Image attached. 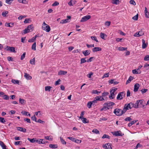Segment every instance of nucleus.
Returning a JSON list of instances; mask_svg holds the SVG:
<instances>
[{"instance_id":"obj_50","label":"nucleus","mask_w":149,"mask_h":149,"mask_svg":"<svg viewBox=\"0 0 149 149\" xmlns=\"http://www.w3.org/2000/svg\"><path fill=\"white\" fill-rule=\"evenodd\" d=\"M0 121L3 123H4L6 122V120L3 118L0 117Z\"/></svg>"},{"instance_id":"obj_36","label":"nucleus","mask_w":149,"mask_h":149,"mask_svg":"<svg viewBox=\"0 0 149 149\" xmlns=\"http://www.w3.org/2000/svg\"><path fill=\"white\" fill-rule=\"evenodd\" d=\"M12 82L14 84H19V81L15 79H12Z\"/></svg>"},{"instance_id":"obj_7","label":"nucleus","mask_w":149,"mask_h":149,"mask_svg":"<svg viewBox=\"0 0 149 149\" xmlns=\"http://www.w3.org/2000/svg\"><path fill=\"white\" fill-rule=\"evenodd\" d=\"M91 18V16L90 15H88L84 16L81 19L80 22H81L86 21Z\"/></svg>"},{"instance_id":"obj_15","label":"nucleus","mask_w":149,"mask_h":149,"mask_svg":"<svg viewBox=\"0 0 149 149\" xmlns=\"http://www.w3.org/2000/svg\"><path fill=\"white\" fill-rule=\"evenodd\" d=\"M142 47L143 49L145 48L148 45V43H145V41L143 39L142 40Z\"/></svg>"},{"instance_id":"obj_3","label":"nucleus","mask_w":149,"mask_h":149,"mask_svg":"<svg viewBox=\"0 0 149 149\" xmlns=\"http://www.w3.org/2000/svg\"><path fill=\"white\" fill-rule=\"evenodd\" d=\"M133 103H130L127 104H125L124 109L125 110V112H126L127 110L131 109L132 107H133Z\"/></svg>"},{"instance_id":"obj_30","label":"nucleus","mask_w":149,"mask_h":149,"mask_svg":"<svg viewBox=\"0 0 149 149\" xmlns=\"http://www.w3.org/2000/svg\"><path fill=\"white\" fill-rule=\"evenodd\" d=\"M36 42H34L32 45L31 47V49L32 50H36Z\"/></svg>"},{"instance_id":"obj_21","label":"nucleus","mask_w":149,"mask_h":149,"mask_svg":"<svg viewBox=\"0 0 149 149\" xmlns=\"http://www.w3.org/2000/svg\"><path fill=\"white\" fill-rule=\"evenodd\" d=\"M133 78L131 76H130V77L126 82V84H127L130 83L131 81L133 80Z\"/></svg>"},{"instance_id":"obj_55","label":"nucleus","mask_w":149,"mask_h":149,"mask_svg":"<svg viewBox=\"0 0 149 149\" xmlns=\"http://www.w3.org/2000/svg\"><path fill=\"white\" fill-rule=\"evenodd\" d=\"M102 97V96H101L100 95L97 96L95 98V99H96V100H98H98L100 101V100L101 99Z\"/></svg>"},{"instance_id":"obj_13","label":"nucleus","mask_w":149,"mask_h":149,"mask_svg":"<svg viewBox=\"0 0 149 149\" xmlns=\"http://www.w3.org/2000/svg\"><path fill=\"white\" fill-rule=\"evenodd\" d=\"M24 77L27 80H30L32 79L31 76L26 73H24Z\"/></svg>"},{"instance_id":"obj_18","label":"nucleus","mask_w":149,"mask_h":149,"mask_svg":"<svg viewBox=\"0 0 149 149\" xmlns=\"http://www.w3.org/2000/svg\"><path fill=\"white\" fill-rule=\"evenodd\" d=\"M67 73V72L63 70H60L58 72V75H65Z\"/></svg>"},{"instance_id":"obj_39","label":"nucleus","mask_w":149,"mask_h":149,"mask_svg":"<svg viewBox=\"0 0 149 149\" xmlns=\"http://www.w3.org/2000/svg\"><path fill=\"white\" fill-rule=\"evenodd\" d=\"M21 113L23 115H26L27 116H29L31 115L29 113H28V112H26L25 111H24H24L22 112Z\"/></svg>"},{"instance_id":"obj_12","label":"nucleus","mask_w":149,"mask_h":149,"mask_svg":"<svg viewBox=\"0 0 149 149\" xmlns=\"http://www.w3.org/2000/svg\"><path fill=\"white\" fill-rule=\"evenodd\" d=\"M17 130L20 132H26V129L24 128L20 127H17Z\"/></svg>"},{"instance_id":"obj_10","label":"nucleus","mask_w":149,"mask_h":149,"mask_svg":"<svg viewBox=\"0 0 149 149\" xmlns=\"http://www.w3.org/2000/svg\"><path fill=\"white\" fill-rule=\"evenodd\" d=\"M101 50L102 48L99 47H95L92 49L93 52H94L98 51H101Z\"/></svg>"},{"instance_id":"obj_5","label":"nucleus","mask_w":149,"mask_h":149,"mask_svg":"<svg viewBox=\"0 0 149 149\" xmlns=\"http://www.w3.org/2000/svg\"><path fill=\"white\" fill-rule=\"evenodd\" d=\"M115 104V103L113 102H107L105 103L104 104V105L107 107V109H109L110 107L112 106L113 105Z\"/></svg>"},{"instance_id":"obj_28","label":"nucleus","mask_w":149,"mask_h":149,"mask_svg":"<svg viewBox=\"0 0 149 149\" xmlns=\"http://www.w3.org/2000/svg\"><path fill=\"white\" fill-rule=\"evenodd\" d=\"M35 58H33L31 59L30 60V63L31 64L35 65Z\"/></svg>"},{"instance_id":"obj_63","label":"nucleus","mask_w":149,"mask_h":149,"mask_svg":"<svg viewBox=\"0 0 149 149\" xmlns=\"http://www.w3.org/2000/svg\"><path fill=\"white\" fill-rule=\"evenodd\" d=\"M86 45V46L88 48L93 47H94V44L89 45V44H87Z\"/></svg>"},{"instance_id":"obj_61","label":"nucleus","mask_w":149,"mask_h":149,"mask_svg":"<svg viewBox=\"0 0 149 149\" xmlns=\"http://www.w3.org/2000/svg\"><path fill=\"white\" fill-rule=\"evenodd\" d=\"M125 121H130L132 120V119L130 117H127V118L125 119Z\"/></svg>"},{"instance_id":"obj_54","label":"nucleus","mask_w":149,"mask_h":149,"mask_svg":"<svg viewBox=\"0 0 149 149\" xmlns=\"http://www.w3.org/2000/svg\"><path fill=\"white\" fill-rule=\"evenodd\" d=\"M109 94V93L108 92H104L102 93V96L103 97H105L108 95Z\"/></svg>"},{"instance_id":"obj_27","label":"nucleus","mask_w":149,"mask_h":149,"mask_svg":"<svg viewBox=\"0 0 149 149\" xmlns=\"http://www.w3.org/2000/svg\"><path fill=\"white\" fill-rule=\"evenodd\" d=\"M102 138L103 139H104L105 138H107L109 139H110L111 138L110 136H109V135H108L107 134H104L103 136L102 137Z\"/></svg>"},{"instance_id":"obj_11","label":"nucleus","mask_w":149,"mask_h":149,"mask_svg":"<svg viewBox=\"0 0 149 149\" xmlns=\"http://www.w3.org/2000/svg\"><path fill=\"white\" fill-rule=\"evenodd\" d=\"M91 51L89 50H86L82 52V53L84 56H88L90 53Z\"/></svg>"},{"instance_id":"obj_49","label":"nucleus","mask_w":149,"mask_h":149,"mask_svg":"<svg viewBox=\"0 0 149 149\" xmlns=\"http://www.w3.org/2000/svg\"><path fill=\"white\" fill-rule=\"evenodd\" d=\"M144 60L145 61H149V55H147L144 58Z\"/></svg>"},{"instance_id":"obj_14","label":"nucleus","mask_w":149,"mask_h":149,"mask_svg":"<svg viewBox=\"0 0 149 149\" xmlns=\"http://www.w3.org/2000/svg\"><path fill=\"white\" fill-rule=\"evenodd\" d=\"M139 86V84L137 83L135 84L134 86V91L135 92H137L138 91Z\"/></svg>"},{"instance_id":"obj_51","label":"nucleus","mask_w":149,"mask_h":149,"mask_svg":"<svg viewBox=\"0 0 149 149\" xmlns=\"http://www.w3.org/2000/svg\"><path fill=\"white\" fill-rule=\"evenodd\" d=\"M18 1L20 3H26V0H18Z\"/></svg>"},{"instance_id":"obj_38","label":"nucleus","mask_w":149,"mask_h":149,"mask_svg":"<svg viewBox=\"0 0 149 149\" xmlns=\"http://www.w3.org/2000/svg\"><path fill=\"white\" fill-rule=\"evenodd\" d=\"M52 88V87L50 86H47L45 87V91H50L51 88Z\"/></svg>"},{"instance_id":"obj_59","label":"nucleus","mask_w":149,"mask_h":149,"mask_svg":"<svg viewBox=\"0 0 149 149\" xmlns=\"http://www.w3.org/2000/svg\"><path fill=\"white\" fill-rule=\"evenodd\" d=\"M26 52H24L21 56V59L23 60L25 58L26 55Z\"/></svg>"},{"instance_id":"obj_44","label":"nucleus","mask_w":149,"mask_h":149,"mask_svg":"<svg viewBox=\"0 0 149 149\" xmlns=\"http://www.w3.org/2000/svg\"><path fill=\"white\" fill-rule=\"evenodd\" d=\"M119 0H112V3L113 4H117L119 3Z\"/></svg>"},{"instance_id":"obj_23","label":"nucleus","mask_w":149,"mask_h":149,"mask_svg":"<svg viewBox=\"0 0 149 149\" xmlns=\"http://www.w3.org/2000/svg\"><path fill=\"white\" fill-rule=\"evenodd\" d=\"M138 101L139 104L141 106L142 105L145 104L144 101L143 100H138Z\"/></svg>"},{"instance_id":"obj_58","label":"nucleus","mask_w":149,"mask_h":149,"mask_svg":"<svg viewBox=\"0 0 149 149\" xmlns=\"http://www.w3.org/2000/svg\"><path fill=\"white\" fill-rule=\"evenodd\" d=\"M91 39L92 40H95L96 42H98V41L97 40V38H96V37H95V36H91Z\"/></svg>"},{"instance_id":"obj_64","label":"nucleus","mask_w":149,"mask_h":149,"mask_svg":"<svg viewBox=\"0 0 149 149\" xmlns=\"http://www.w3.org/2000/svg\"><path fill=\"white\" fill-rule=\"evenodd\" d=\"M130 4H133V5H135L136 3L134 0H130Z\"/></svg>"},{"instance_id":"obj_16","label":"nucleus","mask_w":149,"mask_h":149,"mask_svg":"<svg viewBox=\"0 0 149 149\" xmlns=\"http://www.w3.org/2000/svg\"><path fill=\"white\" fill-rule=\"evenodd\" d=\"M109 82L111 84H113L114 85H116L118 83V82L116 81L115 79L110 80Z\"/></svg>"},{"instance_id":"obj_57","label":"nucleus","mask_w":149,"mask_h":149,"mask_svg":"<svg viewBox=\"0 0 149 149\" xmlns=\"http://www.w3.org/2000/svg\"><path fill=\"white\" fill-rule=\"evenodd\" d=\"M59 3L57 1H55L52 4V6H58V5H59Z\"/></svg>"},{"instance_id":"obj_43","label":"nucleus","mask_w":149,"mask_h":149,"mask_svg":"<svg viewBox=\"0 0 149 149\" xmlns=\"http://www.w3.org/2000/svg\"><path fill=\"white\" fill-rule=\"evenodd\" d=\"M60 140L61 142L63 144H66V142L61 137H60Z\"/></svg>"},{"instance_id":"obj_26","label":"nucleus","mask_w":149,"mask_h":149,"mask_svg":"<svg viewBox=\"0 0 149 149\" xmlns=\"http://www.w3.org/2000/svg\"><path fill=\"white\" fill-rule=\"evenodd\" d=\"M82 120V122L84 123H89V121H86L87 120L86 118H81Z\"/></svg>"},{"instance_id":"obj_34","label":"nucleus","mask_w":149,"mask_h":149,"mask_svg":"<svg viewBox=\"0 0 149 149\" xmlns=\"http://www.w3.org/2000/svg\"><path fill=\"white\" fill-rule=\"evenodd\" d=\"M92 105H94V104H93L92 102H88L87 104V106L89 108L91 107Z\"/></svg>"},{"instance_id":"obj_1","label":"nucleus","mask_w":149,"mask_h":149,"mask_svg":"<svg viewBox=\"0 0 149 149\" xmlns=\"http://www.w3.org/2000/svg\"><path fill=\"white\" fill-rule=\"evenodd\" d=\"M125 111L123 109V110L119 109H115L113 111V113L117 116H120L123 114L125 113Z\"/></svg>"},{"instance_id":"obj_62","label":"nucleus","mask_w":149,"mask_h":149,"mask_svg":"<svg viewBox=\"0 0 149 149\" xmlns=\"http://www.w3.org/2000/svg\"><path fill=\"white\" fill-rule=\"evenodd\" d=\"M45 138L46 139H47V140H50V141H52V138L51 137L50 138V136H45Z\"/></svg>"},{"instance_id":"obj_6","label":"nucleus","mask_w":149,"mask_h":149,"mask_svg":"<svg viewBox=\"0 0 149 149\" xmlns=\"http://www.w3.org/2000/svg\"><path fill=\"white\" fill-rule=\"evenodd\" d=\"M112 133L113 135L115 136H122L124 135V134H122V133L121 132V131H116L115 132H112Z\"/></svg>"},{"instance_id":"obj_33","label":"nucleus","mask_w":149,"mask_h":149,"mask_svg":"<svg viewBox=\"0 0 149 149\" xmlns=\"http://www.w3.org/2000/svg\"><path fill=\"white\" fill-rule=\"evenodd\" d=\"M86 58H81V60H80V61H81V62H80V63L81 64H83L85 62H86L87 61H86L85 59Z\"/></svg>"},{"instance_id":"obj_24","label":"nucleus","mask_w":149,"mask_h":149,"mask_svg":"<svg viewBox=\"0 0 149 149\" xmlns=\"http://www.w3.org/2000/svg\"><path fill=\"white\" fill-rule=\"evenodd\" d=\"M123 99V98L121 96V93H119L117 97V99L118 100H121Z\"/></svg>"},{"instance_id":"obj_22","label":"nucleus","mask_w":149,"mask_h":149,"mask_svg":"<svg viewBox=\"0 0 149 149\" xmlns=\"http://www.w3.org/2000/svg\"><path fill=\"white\" fill-rule=\"evenodd\" d=\"M14 25V23L12 22H10L9 23H6L5 24V26L8 27H12Z\"/></svg>"},{"instance_id":"obj_53","label":"nucleus","mask_w":149,"mask_h":149,"mask_svg":"<svg viewBox=\"0 0 149 149\" xmlns=\"http://www.w3.org/2000/svg\"><path fill=\"white\" fill-rule=\"evenodd\" d=\"M138 15L137 14L132 17V19L135 20H137L138 19Z\"/></svg>"},{"instance_id":"obj_31","label":"nucleus","mask_w":149,"mask_h":149,"mask_svg":"<svg viewBox=\"0 0 149 149\" xmlns=\"http://www.w3.org/2000/svg\"><path fill=\"white\" fill-rule=\"evenodd\" d=\"M19 101L20 103L22 104H25L26 102L25 100L21 98L19 99Z\"/></svg>"},{"instance_id":"obj_40","label":"nucleus","mask_w":149,"mask_h":149,"mask_svg":"<svg viewBox=\"0 0 149 149\" xmlns=\"http://www.w3.org/2000/svg\"><path fill=\"white\" fill-rule=\"evenodd\" d=\"M35 40V38H34L33 37L31 39H29L28 40V42H33Z\"/></svg>"},{"instance_id":"obj_56","label":"nucleus","mask_w":149,"mask_h":149,"mask_svg":"<svg viewBox=\"0 0 149 149\" xmlns=\"http://www.w3.org/2000/svg\"><path fill=\"white\" fill-rule=\"evenodd\" d=\"M106 36V35L105 33H100L101 38L103 39H104V36Z\"/></svg>"},{"instance_id":"obj_42","label":"nucleus","mask_w":149,"mask_h":149,"mask_svg":"<svg viewBox=\"0 0 149 149\" xmlns=\"http://www.w3.org/2000/svg\"><path fill=\"white\" fill-rule=\"evenodd\" d=\"M92 132L93 133H95L96 134H98L99 133V131H98L97 129H95L94 130H93Z\"/></svg>"},{"instance_id":"obj_52","label":"nucleus","mask_w":149,"mask_h":149,"mask_svg":"<svg viewBox=\"0 0 149 149\" xmlns=\"http://www.w3.org/2000/svg\"><path fill=\"white\" fill-rule=\"evenodd\" d=\"M68 19H63L61 21V23L62 24L66 23L68 22Z\"/></svg>"},{"instance_id":"obj_60","label":"nucleus","mask_w":149,"mask_h":149,"mask_svg":"<svg viewBox=\"0 0 149 149\" xmlns=\"http://www.w3.org/2000/svg\"><path fill=\"white\" fill-rule=\"evenodd\" d=\"M3 99L6 100H8L9 99V96L6 95H4L3 96Z\"/></svg>"},{"instance_id":"obj_41","label":"nucleus","mask_w":149,"mask_h":149,"mask_svg":"<svg viewBox=\"0 0 149 149\" xmlns=\"http://www.w3.org/2000/svg\"><path fill=\"white\" fill-rule=\"evenodd\" d=\"M8 11H6L5 12H3L2 13V15L4 17H5L6 16V15L8 14Z\"/></svg>"},{"instance_id":"obj_20","label":"nucleus","mask_w":149,"mask_h":149,"mask_svg":"<svg viewBox=\"0 0 149 149\" xmlns=\"http://www.w3.org/2000/svg\"><path fill=\"white\" fill-rule=\"evenodd\" d=\"M132 72L134 74H140L141 72L140 70L138 71V70H136V69H134L132 70Z\"/></svg>"},{"instance_id":"obj_2","label":"nucleus","mask_w":149,"mask_h":149,"mask_svg":"<svg viewBox=\"0 0 149 149\" xmlns=\"http://www.w3.org/2000/svg\"><path fill=\"white\" fill-rule=\"evenodd\" d=\"M42 28L43 30L47 32H49L51 29L50 26L44 22L42 24Z\"/></svg>"},{"instance_id":"obj_45","label":"nucleus","mask_w":149,"mask_h":149,"mask_svg":"<svg viewBox=\"0 0 149 149\" xmlns=\"http://www.w3.org/2000/svg\"><path fill=\"white\" fill-rule=\"evenodd\" d=\"M10 49V51L12 52H15V48L14 47H9Z\"/></svg>"},{"instance_id":"obj_29","label":"nucleus","mask_w":149,"mask_h":149,"mask_svg":"<svg viewBox=\"0 0 149 149\" xmlns=\"http://www.w3.org/2000/svg\"><path fill=\"white\" fill-rule=\"evenodd\" d=\"M118 49L119 51H124L126 50L127 49V48H125L124 47H119L118 48Z\"/></svg>"},{"instance_id":"obj_35","label":"nucleus","mask_w":149,"mask_h":149,"mask_svg":"<svg viewBox=\"0 0 149 149\" xmlns=\"http://www.w3.org/2000/svg\"><path fill=\"white\" fill-rule=\"evenodd\" d=\"M73 142L77 143H80L81 142V141L74 138Z\"/></svg>"},{"instance_id":"obj_47","label":"nucleus","mask_w":149,"mask_h":149,"mask_svg":"<svg viewBox=\"0 0 149 149\" xmlns=\"http://www.w3.org/2000/svg\"><path fill=\"white\" fill-rule=\"evenodd\" d=\"M13 1L14 0H6V2L9 4H11Z\"/></svg>"},{"instance_id":"obj_4","label":"nucleus","mask_w":149,"mask_h":149,"mask_svg":"<svg viewBox=\"0 0 149 149\" xmlns=\"http://www.w3.org/2000/svg\"><path fill=\"white\" fill-rule=\"evenodd\" d=\"M117 89V88H114V89H113L110 91V95L109 96V98L110 99H113L114 98L115 95L114 93Z\"/></svg>"},{"instance_id":"obj_19","label":"nucleus","mask_w":149,"mask_h":149,"mask_svg":"<svg viewBox=\"0 0 149 149\" xmlns=\"http://www.w3.org/2000/svg\"><path fill=\"white\" fill-rule=\"evenodd\" d=\"M49 146L50 148H56L58 147L57 144H50L49 145Z\"/></svg>"},{"instance_id":"obj_37","label":"nucleus","mask_w":149,"mask_h":149,"mask_svg":"<svg viewBox=\"0 0 149 149\" xmlns=\"http://www.w3.org/2000/svg\"><path fill=\"white\" fill-rule=\"evenodd\" d=\"M101 92V91H98L97 90H93L92 91V93L94 94H98L99 93H100Z\"/></svg>"},{"instance_id":"obj_9","label":"nucleus","mask_w":149,"mask_h":149,"mask_svg":"<svg viewBox=\"0 0 149 149\" xmlns=\"http://www.w3.org/2000/svg\"><path fill=\"white\" fill-rule=\"evenodd\" d=\"M103 147L105 149H111V143H108L103 146Z\"/></svg>"},{"instance_id":"obj_32","label":"nucleus","mask_w":149,"mask_h":149,"mask_svg":"<svg viewBox=\"0 0 149 149\" xmlns=\"http://www.w3.org/2000/svg\"><path fill=\"white\" fill-rule=\"evenodd\" d=\"M136 122V120H134L132 121L131 123H129L128 124V126L129 127L131 126L132 125L134 124V123Z\"/></svg>"},{"instance_id":"obj_48","label":"nucleus","mask_w":149,"mask_h":149,"mask_svg":"<svg viewBox=\"0 0 149 149\" xmlns=\"http://www.w3.org/2000/svg\"><path fill=\"white\" fill-rule=\"evenodd\" d=\"M24 33H22V34H25L28 33L30 32L29 30L28 29H27V28H26L24 30Z\"/></svg>"},{"instance_id":"obj_17","label":"nucleus","mask_w":149,"mask_h":149,"mask_svg":"<svg viewBox=\"0 0 149 149\" xmlns=\"http://www.w3.org/2000/svg\"><path fill=\"white\" fill-rule=\"evenodd\" d=\"M0 145L1 146L3 149H7L6 146L4 143L3 142L0 141Z\"/></svg>"},{"instance_id":"obj_25","label":"nucleus","mask_w":149,"mask_h":149,"mask_svg":"<svg viewBox=\"0 0 149 149\" xmlns=\"http://www.w3.org/2000/svg\"><path fill=\"white\" fill-rule=\"evenodd\" d=\"M27 139L31 143H35L36 142V138H33L31 139L29 138H28Z\"/></svg>"},{"instance_id":"obj_8","label":"nucleus","mask_w":149,"mask_h":149,"mask_svg":"<svg viewBox=\"0 0 149 149\" xmlns=\"http://www.w3.org/2000/svg\"><path fill=\"white\" fill-rule=\"evenodd\" d=\"M132 107L135 108H138L141 107V106L139 104L138 100H137L135 104L133 103Z\"/></svg>"},{"instance_id":"obj_46","label":"nucleus","mask_w":149,"mask_h":149,"mask_svg":"<svg viewBox=\"0 0 149 149\" xmlns=\"http://www.w3.org/2000/svg\"><path fill=\"white\" fill-rule=\"evenodd\" d=\"M24 121H26L28 123H31L30 119L29 118H24Z\"/></svg>"}]
</instances>
